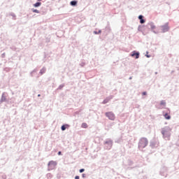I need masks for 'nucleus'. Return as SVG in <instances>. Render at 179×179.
I'll return each instance as SVG.
<instances>
[{
	"mask_svg": "<svg viewBox=\"0 0 179 179\" xmlns=\"http://www.w3.org/2000/svg\"><path fill=\"white\" fill-rule=\"evenodd\" d=\"M81 127H82V128H87V123H83Z\"/></svg>",
	"mask_w": 179,
	"mask_h": 179,
	"instance_id": "12",
	"label": "nucleus"
},
{
	"mask_svg": "<svg viewBox=\"0 0 179 179\" xmlns=\"http://www.w3.org/2000/svg\"><path fill=\"white\" fill-rule=\"evenodd\" d=\"M143 96H146V94H147V92H143Z\"/></svg>",
	"mask_w": 179,
	"mask_h": 179,
	"instance_id": "19",
	"label": "nucleus"
},
{
	"mask_svg": "<svg viewBox=\"0 0 179 179\" xmlns=\"http://www.w3.org/2000/svg\"><path fill=\"white\" fill-rule=\"evenodd\" d=\"M150 27H151L152 30H155V29H156V26H155V24H151Z\"/></svg>",
	"mask_w": 179,
	"mask_h": 179,
	"instance_id": "13",
	"label": "nucleus"
},
{
	"mask_svg": "<svg viewBox=\"0 0 179 179\" xmlns=\"http://www.w3.org/2000/svg\"><path fill=\"white\" fill-rule=\"evenodd\" d=\"M161 28L163 33H166V31H169V30H170L169 23H166L164 25L161 26Z\"/></svg>",
	"mask_w": 179,
	"mask_h": 179,
	"instance_id": "4",
	"label": "nucleus"
},
{
	"mask_svg": "<svg viewBox=\"0 0 179 179\" xmlns=\"http://www.w3.org/2000/svg\"><path fill=\"white\" fill-rule=\"evenodd\" d=\"M106 117H108V118H109V120H111L112 121H113V120H115V115H114V113H113V112H108L106 113Z\"/></svg>",
	"mask_w": 179,
	"mask_h": 179,
	"instance_id": "3",
	"label": "nucleus"
},
{
	"mask_svg": "<svg viewBox=\"0 0 179 179\" xmlns=\"http://www.w3.org/2000/svg\"><path fill=\"white\" fill-rule=\"evenodd\" d=\"M131 57H135L136 59H138V58H139V52L133 51L131 54Z\"/></svg>",
	"mask_w": 179,
	"mask_h": 179,
	"instance_id": "6",
	"label": "nucleus"
},
{
	"mask_svg": "<svg viewBox=\"0 0 179 179\" xmlns=\"http://www.w3.org/2000/svg\"><path fill=\"white\" fill-rule=\"evenodd\" d=\"M58 155H59V156H61V155H62L61 151H59V152H58Z\"/></svg>",
	"mask_w": 179,
	"mask_h": 179,
	"instance_id": "21",
	"label": "nucleus"
},
{
	"mask_svg": "<svg viewBox=\"0 0 179 179\" xmlns=\"http://www.w3.org/2000/svg\"><path fill=\"white\" fill-rule=\"evenodd\" d=\"M83 171H85V169H80V173H83Z\"/></svg>",
	"mask_w": 179,
	"mask_h": 179,
	"instance_id": "18",
	"label": "nucleus"
},
{
	"mask_svg": "<svg viewBox=\"0 0 179 179\" xmlns=\"http://www.w3.org/2000/svg\"><path fill=\"white\" fill-rule=\"evenodd\" d=\"M162 134L164 139H168V141H169L171 135V129L169 127H164L162 130Z\"/></svg>",
	"mask_w": 179,
	"mask_h": 179,
	"instance_id": "1",
	"label": "nucleus"
},
{
	"mask_svg": "<svg viewBox=\"0 0 179 179\" xmlns=\"http://www.w3.org/2000/svg\"><path fill=\"white\" fill-rule=\"evenodd\" d=\"M160 106H163L164 107H166V101H161Z\"/></svg>",
	"mask_w": 179,
	"mask_h": 179,
	"instance_id": "11",
	"label": "nucleus"
},
{
	"mask_svg": "<svg viewBox=\"0 0 179 179\" xmlns=\"http://www.w3.org/2000/svg\"><path fill=\"white\" fill-rule=\"evenodd\" d=\"M34 8H38V6H41V2H37L34 4Z\"/></svg>",
	"mask_w": 179,
	"mask_h": 179,
	"instance_id": "10",
	"label": "nucleus"
},
{
	"mask_svg": "<svg viewBox=\"0 0 179 179\" xmlns=\"http://www.w3.org/2000/svg\"><path fill=\"white\" fill-rule=\"evenodd\" d=\"M32 12H34V13H39V11L37 9H32Z\"/></svg>",
	"mask_w": 179,
	"mask_h": 179,
	"instance_id": "14",
	"label": "nucleus"
},
{
	"mask_svg": "<svg viewBox=\"0 0 179 179\" xmlns=\"http://www.w3.org/2000/svg\"><path fill=\"white\" fill-rule=\"evenodd\" d=\"M45 73V69H43L42 70H41V75H43V73Z\"/></svg>",
	"mask_w": 179,
	"mask_h": 179,
	"instance_id": "16",
	"label": "nucleus"
},
{
	"mask_svg": "<svg viewBox=\"0 0 179 179\" xmlns=\"http://www.w3.org/2000/svg\"><path fill=\"white\" fill-rule=\"evenodd\" d=\"M106 143H108V142H106Z\"/></svg>",
	"mask_w": 179,
	"mask_h": 179,
	"instance_id": "23",
	"label": "nucleus"
},
{
	"mask_svg": "<svg viewBox=\"0 0 179 179\" xmlns=\"http://www.w3.org/2000/svg\"><path fill=\"white\" fill-rule=\"evenodd\" d=\"M77 4H78V1H72L70 3V5H71V6H76Z\"/></svg>",
	"mask_w": 179,
	"mask_h": 179,
	"instance_id": "9",
	"label": "nucleus"
},
{
	"mask_svg": "<svg viewBox=\"0 0 179 179\" xmlns=\"http://www.w3.org/2000/svg\"><path fill=\"white\" fill-rule=\"evenodd\" d=\"M65 129H66L65 125L62 126V131H65Z\"/></svg>",
	"mask_w": 179,
	"mask_h": 179,
	"instance_id": "17",
	"label": "nucleus"
},
{
	"mask_svg": "<svg viewBox=\"0 0 179 179\" xmlns=\"http://www.w3.org/2000/svg\"><path fill=\"white\" fill-rule=\"evenodd\" d=\"M75 179H80V177L77 176L75 177Z\"/></svg>",
	"mask_w": 179,
	"mask_h": 179,
	"instance_id": "20",
	"label": "nucleus"
},
{
	"mask_svg": "<svg viewBox=\"0 0 179 179\" xmlns=\"http://www.w3.org/2000/svg\"><path fill=\"white\" fill-rule=\"evenodd\" d=\"M164 117L165 120H171V116L169 113H164Z\"/></svg>",
	"mask_w": 179,
	"mask_h": 179,
	"instance_id": "8",
	"label": "nucleus"
},
{
	"mask_svg": "<svg viewBox=\"0 0 179 179\" xmlns=\"http://www.w3.org/2000/svg\"><path fill=\"white\" fill-rule=\"evenodd\" d=\"M107 103H108V99L103 100V104H107Z\"/></svg>",
	"mask_w": 179,
	"mask_h": 179,
	"instance_id": "15",
	"label": "nucleus"
},
{
	"mask_svg": "<svg viewBox=\"0 0 179 179\" xmlns=\"http://www.w3.org/2000/svg\"><path fill=\"white\" fill-rule=\"evenodd\" d=\"M56 166H57V162H55V161H50L48 163V166H49V169H50V170L55 169Z\"/></svg>",
	"mask_w": 179,
	"mask_h": 179,
	"instance_id": "5",
	"label": "nucleus"
},
{
	"mask_svg": "<svg viewBox=\"0 0 179 179\" xmlns=\"http://www.w3.org/2000/svg\"><path fill=\"white\" fill-rule=\"evenodd\" d=\"M148 143H149V142L148 141V138H141L138 143V147L140 149H143L144 148H146V146H148Z\"/></svg>",
	"mask_w": 179,
	"mask_h": 179,
	"instance_id": "2",
	"label": "nucleus"
},
{
	"mask_svg": "<svg viewBox=\"0 0 179 179\" xmlns=\"http://www.w3.org/2000/svg\"><path fill=\"white\" fill-rule=\"evenodd\" d=\"M38 1H41V0H38Z\"/></svg>",
	"mask_w": 179,
	"mask_h": 179,
	"instance_id": "24",
	"label": "nucleus"
},
{
	"mask_svg": "<svg viewBox=\"0 0 179 179\" xmlns=\"http://www.w3.org/2000/svg\"><path fill=\"white\" fill-rule=\"evenodd\" d=\"M83 177H85V174H83Z\"/></svg>",
	"mask_w": 179,
	"mask_h": 179,
	"instance_id": "22",
	"label": "nucleus"
},
{
	"mask_svg": "<svg viewBox=\"0 0 179 179\" xmlns=\"http://www.w3.org/2000/svg\"><path fill=\"white\" fill-rule=\"evenodd\" d=\"M138 19L140 20V23H141V24H143V23H145V20H143V15H139Z\"/></svg>",
	"mask_w": 179,
	"mask_h": 179,
	"instance_id": "7",
	"label": "nucleus"
}]
</instances>
